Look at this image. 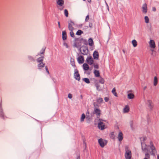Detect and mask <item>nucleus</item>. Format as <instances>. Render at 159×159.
<instances>
[{
	"mask_svg": "<svg viewBox=\"0 0 159 159\" xmlns=\"http://www.w3.org/2000/svg\"><path fill=\"white\" fill-rule=\"evenodd\" d=\"M146 139V137H143L140 138L141 141V145L142 150L147 153L145 154V157L144 159H150V157L149 154L148 153L149 152L148 148L149 146H148L146 145L143 142L145 141Z\"/></svg>",
	"mask_w": 159,
	"mask_h": 159,
	"instance_id": "1",
	"label": "nucleus"
},
{
	"mask_svg": "<svg viewBox=\"0 0 159 159\" xmlns=\"http://www.w3.org/2000/svg\"><path fill=\"white\" fill-rule=\"evenodd\" d=\"M98 123V127L101 130L107 128V122L105 120L99 119Z\"/></svg>",
	"mask_w": 159,
	"mask_h": 159,
	"instance_id": "2",
	"label": "nucleus"
},
{
	"mask_svg": "<svg viewBox=\"0 0 159 159\" xmlns=\"http://www.w3.org/2000/svg\"><path fill=\"white\" fill-rule=\"evenodd\" d=\"M125 157L126 159H130L131 157V152L129 150L128 147H126L125 148Z\"/></svg>",
	"mask_w": 159,
	"mask_h": 159,
	"instance_id": "3",
	"label": "nucleus"
},
{
	"mask_svg": "<svg viewBox=\"0 0 159 159\" xmlns=\"http://www.w3.org/2000/svg\"><path fill=\"white\" fill-rule=\"evenodd\" d=\"M150 148L151 150V152H150V153L152 155H155L156 152V151L155 147L154 146L153 143L151 141L150 142Z\"/></svg>",
	"mask_w": 159,
	"mask_h": 159,
	"instance_id": "4",
	"label": "nucleus"
},
{
	"mask_svg": "<svg viewBox=\"0 0 159 159\" xmlns=\"http://www.w3.org/2000/svg\"><path fill=\"white\" fill-rule=\"evenodd\" d=\"M98 142L100 145L102 147H103L107 143L106 141L102 139H99Z\"/></svg>",
	"mask_w": 159,
	"mask_h": 159,
	"instance_id": "5",
	"label": "nucleus"
},
{
	"mask_svg": "<svg viewBox=\"0 0 159 159\" xmlns=\"http://www.w3.org/2000/svg\"><path fill=\"white\" fill-rule=\"evenodd\" d=\"M74 76L75 78L77 80H79L80 79V76L78 71L77 69L75 70Z\"/></svg>",
	"mask_w": 159,
	"mask_h": 159,
	"instance_id": "6",
	"label": "nucleus"
},
{
	"mask_svg": "<svg viewBox=\"0 0 159 159\" xmlns=\"http://www.w3.org/2000/svg\"><path fill=\"white\" fill-rule=\"evenodd\" d=\"M142 12L145 14H146L147 12L148 9L147 5L146 3H144L143 4L142 7Z\"/></svg>",
	"mask_w": 159,
	"mask_h": 159,
	"instance_id": "7",
	"label": "nucleus"
},
{
	"mask_svg": "<svg viewBox=\"0 0 159 159\" xmlns=\"http://www.w3.org/2000/svg\"><path fill=\"white\" fill-rule=\"evenodd\" d=\"M74 25V23L71 21H70L68 23V29L70 30H73L74 28L73 26Z\"/></svg>",
	"mask_w": 159,
	"mask_h": 159,
	"instance_id": "8",
	"label": "nucleus"
},
{
	"mask_svg": "<svg viewBox=\"0 0 159 159\" xmlns=\"http://www.w3.org/2000/svg\"><path fill=\"white\" fill-rule=\"evenodd\" d=\"M149 44L151 48H154L156 47L155 43L153 40L151 39L150 40Z\"/></svg>",
	"mask_w": 159,
	"mask_h": 159,
	"instance_id": "9",
	"label": "nucleus"
},
{
	"mask_svg": "<svg viewBox=\"0 0 159 159\" xmlns=\"http://www.w3.org/2000/svg\"><path fill=\"white\" fill-rule=\"evenodd\" d=\"M43 60H38V62L39 63L38 65L39 68L40 69L44 67L45 64L42 62Z\"/></svg>",
	"mask_w": 159,
	"mask_h": 159,
	"instance_id": "10",
	"label": "nucleus"
},
{
	"mask_svg": "<svg viewBox=\"0 0 159 159\" xmlns=\"http://www.w3.org/2000/svg\"><path fill=\"white\" fill-rule=\"evenodd\" d=\"M158 78L157 77L155 76L154 77L153 80V85L154 86H156L158 84Z\"/></svg>",
	"mask_w": 159,
	"mask_h": 159,
	"instance_id": "11",
	"label": "nucleus"
},
{
	"mask_svg": "<svg viewBox=\"0 0 159 159\" xmlns=\"http://www.w3.org/2000/svg\"><path fill=\"white\" fill-rule=\"evenodd\" d=\"M94 112L95 114H96L98 117H99L101 114V111L100 109L96 108L94 109Z\"/></svg>",
	"mask_w": 159,
	"mask_h": 159,
	"instance_id": "12",
	"label": "nucleus"
},
{
	"mask_svg": "<svg viewBox=\"0 0 159 159\" xmlns=\"http://www.w3.org/2000/svg\"><path fill=\"white\" fill-rule=\"evenodd\" d=\"M147 104L150 109H152L153 107V104L152 102L150 100H148L147 102Z\"/></svg>",
	"mask_w": 159,
	"mask_h": 159,
	"instance_id": "13",
	"label": "nucleus"
},
{
	"mask_svg": "<svg viewBox=\"0 0 159 159\" xmlns=\"http://www.w3.org/2000/svg\"><path fill=\"white\" fill-rule=\"evenodd\" d=\"M93 73L95 76L96 77H99L100 76V73L99 71L97 70H94Z\"/></svg>",
	"mask_w": 159,
	"mask_h": 159,
	"instance_id": "14",
	"label": "nucleus"
},
{
	"mask_svg": "<svg viewBox=\"0 0 159 159\" xmlns=\"http://www.w3.org/2000/svg\"><path fill=\"white\" fill-rule=\"evenodd\" d=\"M63 0H57V4L60 6H62L64 4Z\"/></svg>",
	"mask_w": 159,
	"mask_h": 159,
	"instance_id": "15",
	"label": "nucleus"
},
{
	"mask_svg": "<svg viewBox=\"0 0 159 159\" xmlns=\"http://www.w3.org/2000/svg\"><path fill=\"white\" fill-rule=\"evenodd\" d=\"M129 111V106L128 105H126L123 109L124 113L128 112Z\"/></svg>",
	"mask_w": 159,
	"mask_h": 159,
	"instance_id": "16",
	"label": "nucleus"
},
{
	"mask_svg": "<svg viewBox=\"0 0 159 159\" xmlns=\"http://www.w3.org/2000/svg\"><path fill=\"white\" fill-rule=\"evenodd\" d=\"M123 138V134L121 132H120L118 137L119 140L120 141H121L122 140Z\"/></svg>",
	"mask_w": 159,
	"mask_h": 159,
	"instance_id": "17",
	"label": "nucleus"
},
{
	"mask_svg": "<svg viewBox=\"0 0 159 159\" xmlns=\"http://www.w3.org/2000/svg\"><path fill=\"white\" fill-rule=\"evenodd\" d=\"M93 58L94 59H98L99 56L98 53V52L95 51L94 52L93 54Z\"/></svg>",
	"mask_w": 159,
	"mask_h": 159,
	"instance_id": "18",
	"label": "nucleus"
},
{
	"mask_svg": "<svg viewBox=\"0 0 159 159\" xmlns=\"http://www.w3.org/2000/svg\"><path fill=\"white\" fill-rule=\"evenodd\" d=\"M62 37L63 40H65L66 39L67 36L65 31H63L62 33Z\"/></svg>",
	"mask_w": 159,
	"mask_h": 159,
	"instance_id": "19",
	"label": "nucleus"
},
{
	"mask_svg": "<svg viewBox=\"0 0 159 159\" xmlns=\"http://www.w3.org/2000/svg\"><path fill=\"white\" fill-rule=\"evenodd\" d=\"M83 67L84 70H88L89 68L88 65L85 63H84L83 65Z\"/></svg>",
	"mask_w": 159,
	"mask_h": 159,
	"instance_id": "20",
	"label": "nucleus"
},
{
	"mask_svg": "<svg viewBox=\"0 0 159 159\" xmlns=\"http://www.w3.org/2000/svg\"><path fill=\"white\" fill-rule=\"evenodd\" d=\"M132 43L134 47H136L137 45V41L135 40L134 39L132 41Z\"/></svg>",
	"mask_w": 159,
	"mask_h": 159,
	"instance_id": "21",
	"label": "nucleus"
},
{
	"mask_svg": "<svg viewBox=\"0 0 159 159\" xmlns=\"http://www.w3.org/2000/svg\"><path fill=\"white\" fill-rule=\"evenodd\" d=\"M134 94L132 93H129L128 94V98L129 99H133L134 98Z\"/></svg>",
	"mask_w": 159,
	"mask_h": 159,
	"instance_id": "22",
	"label": "nucleus"
},
{
	"mask_svg": "<svg viewBox=\"0 0 159 159\" xmlns=\"http://www.w3.org/2000/svg\"><path fill=\"white\" fill-rule=\"evenodd\" d=\"M89 44L90 46H92L93 43V39L91 38H90L89 39Z\"/></svg>",
	"mask_w": 159,
	"mask_h": 159,
	"instance_id": "23",
	"label": "nucleus"
},
{
	"mask_svg": "<svg viewBox=\"0 0 159 159\" xmlns=\"http://www.w3.org/2000/svg\"><path fill=\"white\" fill-rule=\"evenodd\" d=\"M116 88H114L112 91V92L115 96L117 97V95L116 93Z\"/></svg>",
	"mask_w": 159,
	"mask_h": 159,
	"instance_id": "24",
	"label": "nucleus"
},
{
	"mask_svg": "<svg viewBox=\"0 0 159 159\" xmlns=\"http://www.w3.org/2000/svg\"><path fill=\"white\" fill-rule=\"evenodd\" d=\"M144 20L146 23L148 24L149 23V19L148 16H146L144 17Z\"/></svg>",
	"mask_w": 159,
	"mask_h": 159,
	"instance_id": "25",
	"label": "nucleus"
},
{
	"mask_svg": "<svg viewBox=\"0 0 159 159\" xmlns=\"http://www.w3.org/2000/svg\"><path fill=\"white\" fill-rule=\"evenodd\" d=\"M83 80L84 81L85 83L89 84L90 83V81L88 78H84L83 79Z\"/></svg>",
	"mask_w": 159,
	"mask_h": 159,
	"instance_id": "26",
	"label": "nucleus"
},
{
	"mask_svg": "<svg viewBox=\"0 0 159 159\" xmlns=\"http://www.w3.org/2000/svg\"><path fill=\"white\" fill-rule=\"evenodd\" d=\"M83 33V32L81 30H78L76 34L77 35H80L82 33Z\"/></svg>",
	"mask_w": 159,
	"mask_h": 159,
	"instance_id": "27",
	"label": "nucleus"
},
{
	"mask_svg": "<svg viewBox=\"0 0 159 159\" xmlns=\"http://www.w3.org/2000/svg\"><path fill=\"white\" fill-rule=\"evenodd\" d=\"M85 117V115L84 114H83L82 115L81 118V121H83L84 120V119Z\"/></svg>",
	"mask_w": 159,
	"mask_h": 159,
	"instance_id": "28",
	"label": "nucleus"
},
{
	"mask_svg": "<svg viewBox=\"0 0 159 159\" xmlns=\"http://www.w3.org/2000/svg\"><path fill=\"white\" fill-rule=\"evenodd\" d=\"M103 99L102 98H100L98 99L97 100V102L99 103H102L103 101Z\"/></svg>",
	"mask_w": 159,
	"mask_h": 159,
	"instance_id": "29",
	"label": "nucleus"
},
{
	"mask_svg": "<svg viewBox=\"0 0 159 159\" xmlns=\"http://www.w3.org/2000/svg\"><path fill=\"white\" fill-rule=\"evenodd\" d=\"M64 14L66 17H67L68 16V13L67 9H65L64 10Z\"/></svg>",
	"mask_w": 159,
	"mask_h": 159,
	"instance_id": "30",
	"label": "nucleus"
},
{
	"mask_svg": "<svg viewBox=\"0 0 159 159\" xmlns=\"http://www.w3.org/2000/svg\"><path fill=\"white\" fill-rule=\"evenodd\" d=\"M99 81L100 83L103 84L104 83L105 81L103 78L101 77Z\"/></svg>",
	"mask_w": 159,
	"mask_h": 159,
	"instance_id": "31",
	"label": "nucleus"
},
{
	"mask_svg": "<svg viewBox=\"0 0 159 159\" xmlns=\"http://www.w3.org/2000/svg\"><path fill=\"white\" fill-rule=\"evenodd\" d=\"M87 63L89 65H91L93 63V60H87Z\"/></svg>",
	"mask_w": 159,
	"mask_h": 159,
	"instance_id": "32",
	"label": "nucleus"
},
{
	"mask_svg": "<svg viewBox=\"0 0 159 159\" xmlns=\"http://www.w3.org/2000/svg\"><path fill=\"white\" fill-rule=\"evenodd\" d=\"M70 36L72 37H74V33L73 32V30H70Z\"/></svg>",
	"mask_w": 159,
	"mask_h": 159,
	"instance_id": "33",
	"label": "nucleus"
},
{
	"mask_svg": "<svg viewBox=\"0 0 159 159\" xmlns=\"http://www.w3.org/2000/svg\"><path fill=\"white\" fill-rule=\"evenodd\" d=\"M45 50V48H42L41 50V52L40 54V55H41L42 54H43Z\"/></svg>",
	"mask_w": 159,
	"mask_h": 159,
	"instance_id": "34",
	"label": "nucleus"
},
{
	"mask_svg": "<svg viewBox=\"0 0 159 159\" xmlns=\"http://www.w3.org/2000/svg\"><path fill=\"white\" fill-rule=\"evenodd\" d=\"M94 67L95 68L98 69L99 68L98 65L97 63L94 64Z\"/></svg>",
	"mask_w": 159,
	"mask_h": 159,
	"instance_id": "35",
	"label": "nucleus"
},
{
	"mask_svg": "<svg viewBox=\"0 0 159 159\" xmlns=\"http://www.w3.org/2000/svg\"><path fill=\"white\" fill-rule=\"evenodd\" d=\"M77 60H84V57L82 56H80L77 58Z\"/></svg>",
	"mask_w": 159,
	"mask_h": 159,
	"instance_id": "36",
	"label": "nucleus"
},
{
	"mask_svg": "<svg viewBox=\"0 0 159 159\" xmlns=\"http://www.w3.org/2000/svg\"><path fill=\"white\" fill-rule=\"evenodd\" d=\"M63 45L64 46H65L66 48H68L69 47V46L67 44L65 43V42H64V43H63Z\"/></svg>",
	"mask_w": 159,
	"mask_h": 159,
	"instance_id": "37",
	"label": "nucleus"
},
{
	"mask_svg": "<svg viewBox=\"0 0 159 159\" xmlns=\"http://www.w3.org/2000/svg\"><path fill=\"white\" fill-rule=\"evenodd\" d=\"M95 85L97 87V90H99L100 89V86L99 85H98V84H95Z\"/></svg>",
	"mask_w": 159,
	"mask_h": 159,
	"instance_id": "38",
	"label": "nucleus"
},
{
	"mask_svg": "<svg viewBox=\"0 0 159 159\" xmlns=\"http://www.w3.org/2000/svg\"><path fill=\"white\" fill-rule=\"evenodd\" d=\"M89 15H88L86 17L85 21H87L89 20Z\"/></svg>",
	"mask_w": 159,
	"mask_h": 159,
	"instance_id": "39",
	"label": "nucleus"
},
{
	"mask_svg": "<svg viewBox=\"0 0 159 159\" xmlns=\"http://www.w3.org/2000/svg\"><path fill=\"white\" fill-rule=\"evenodd\" d=\"M92 57L91 56H89L87 57L86 60H92Z\"/></svg>",
	"mask_w": 159,
	"mask_h": 159,
	"instance_id": "40",
	"label": "nucleus"
},
{
	"mask_svg": "<svg viewBox=\"0 0 159 159\" xmlns=\"http://www.w3.org/2000/svg\"><path fill=\"white\" fill-rule=\"evenodd\" d=\"M104 100L106 102H107L109 101V99L108 98L105 97L104 98Z\"/></svg>",
	"mask_w": 159,
	"mask_h": 159,
	"instance_id": "41",
	"label": "nucleus"
},
{
	"mask_svg": "<svg viewBox=\"0 0 159 159\" xmlns=\"http://www.w3.org/2000/svg\"><path fill=\"white\" fill-rule=\"evenodd\" d=\"M68 97L70 98H72V95L70 93H69L68 94Z\"/></svg>",
	"mask_w": 159,
	"mask_h": 159,
	"instance_id": "42",
	"label": "nucleus"
},
{
	"mask_svg": "<svg viewBox=\"0 0 159 159\" xmlns=\"http://www.w3.org/2000/svg\"><path fill=\"white\" fill-rule=\"evenodd\" d=\"M45 68H46V71L48 73V74H49V72L48 70L47 67L46 66L45 67Z\"/></svg>",
	"mask_w": 159,
	"mask_h": 159,
	"instance_id": "43",
	"label": "nucleus"
},
{
	"mask_svg": "<svg viewBox=\"0 0 159 159\" xmlns=\"http://www.w3.org/2000/svg\"><path fill=\"white\" fill-rule=\"evenodd\" d=\"M152 11H156V8L155 7H152Z\"/></svg>",
	"mask_w": 159,
	"mask_h": 159,
	"instance_id": "44",
	"label": "nucleus"
},
{
	"mask_svg": "<svg viewBox=\"0 0 159 159\" xmlns=\"http://www.w3.org/2000/svg\"><path fill=\"white\" fill-rule=\"evenodd\" d=\"M106 4L107 5V9L108 11H109V6H108V5L107 3L106 2Z\"/></svg>",
	"mask_w": 159,
	"mask_h": 159,
	"instance_id": "45",
	"label": "nucleus"
},
{
	"mask_svg": "<svg viewBox=\"0 0 159 159\" xmlns=\"http://www.w3.org/2000/svg\"><path fill=\"white\" fill-rule=\"evenodd\" d=\"M78 62L79 63H83L84 62V60H78Z\"/></svg>",
	"mask_w": 159,
	"mask_h": 159,
	"instance_id": "46",
	"label": "nucleus"
},
{
	"mask_svg": "<svg viewBox=\"0 0 159 159\" xmlns=\"http://www.w3.org/2000/svg\"><path fill=\"white\" fill-rule=\"evenodd\" d=\"M43 58H44V57H40L39 58V60H43Z\"/></svg>",
	"mask_w": 159,
	"mask_h": 159,
	"instance_id": "47",
	"label": "nucleus"
},
{
	"mask_svg": "<svg viewBox=\"0 0 159 159\" xmlns=\"http://www.w3.org/2000/svg\"><path fill=\"white\" fill-rule=\"evenodd\" d=\"M58 26H59V28H60L61 27H60V22H58Z\"/></svg>",
	"mask_w": 159,
	"mask_h": 159,
	"instance_id": "48",
	"label": "nucleus"
},
{
	"mask_svg": "<svg viewBox=\"0 0 159 159\" xmlns=\"http://www.w3.org/2000/svg\"><path fill=\"white\" fill-rule=\"evenodd\" d=\"M88 2L89 3H91V0H87Z\"/></svg>",
	"mask_w": 159,
	"mask_h": 159,
	"instance_id": "49",
	"label": "nucleus"
},
{
	"mask_svg": "<svg viewBox=\"0 0 159 159\" xmlns=\"http://www.w3.org/2000/svg\"><path fill=\"white\" fill-rule=\"evenodd\" d=\"M59 9L60 10H62L63 9V7H61V8H59Z\"/></svg>",
	"mask_w": 159,
	"mask_h": 159,
	"instance_id": "50",
	"label": "nucleus"
},
{
	"mask_svg": "<svg viewBox=\"0 0 159 159\" xmlns=\"http://www.w3.org/2000/svg\"><path fill=\"white\" fill-rule=\"evenodd\" d=\"M157 159H159V155H158L157 156Z\"/></svg>",
	"mask_w": 159,
	"mask_h": 159,
	"instance_id": "51",
	"label": "nucleus"
},
{
	"mask_svg": "<svg viewBox=\"0 0 159 159\" xmlns=\"http://www.w3.org/2000/svg\"><path fill=\"white\" fill-rule=\"evenodd\" d=\"M122 51H123V52H124V53H125V50H124V49H123L122 50Z\"/></svg>",
	"mask_w": 159,
	"mask_h": 159,
	"instance_id": "52",
	"label": "nucleus"
},
{
	"mask_svg": "<svg viewBox=\"0 0 159 159\" xmlns=\"http://www.w3.org/2000/svg\"><path fill=\"white\" fill-rule=\"evenodd\" d=\"M76 159H80V157H78Z\"/></svg>",
	"mask_w": 159,
	"mask_h": 159,
	"instance_id": "53",
	"label": "nucleus"
},
{
	"mask_svg": "<svg viewBox=\"0 0 159 159\" xmlns=\"http://www.w3.org/2000/svg\"><path fill=\"white\" fill-rule=\"evenodd\" d=\"M89 26L90 27H91V25H90V24H89Z\"/></svg>",
	"mask_w": 159,
	"mask_h": 159,
	"instance_id": "54",
	"label": "nucleus"
},
{
	"mask_svg": "<svg viewBox=\"0 0 159 159\" xmlns=\"http://www.w3.org/2000/svg\"><path fill=\"white\" fill-rule=\"evenodd\" d=\"M89 26L90 27H91V25H90V24H89Z\"/></svg>",
	"mask_w": 159,
	"mask_h": 159,
	"instance_id": "55",
	"label": "nucleus"
},
{
	"mask_svg": "<svg viewBox=\"0 0 159 159\" xmlns=\"http://www.w3.org/2000/svg\"><path fill=\"white\" fill-rule=\"evenodd\" d=\"M88 113V114H89V112H87V114ZM87 114H86V115H87Z\"/></svg>",
	"mask_w": 159,
	"mask_h": 159,
	"instance_id": "56",
	"label": "nucleus"
},
{
	"mask_svg": "<svg viewBox=\"0 0 159 159\" xmlns=\"http://www.w3.org/2000/svg\"><path fill=\"white\" fill-rule=\"evenodd\" d=\"M84 1H85L86 0H83Z\"/></svg>",
	"mask_w": 159,
	"mask_h": 159,
	"instance_id": "57",
	"label": "nucleus"
}]
</instances>
